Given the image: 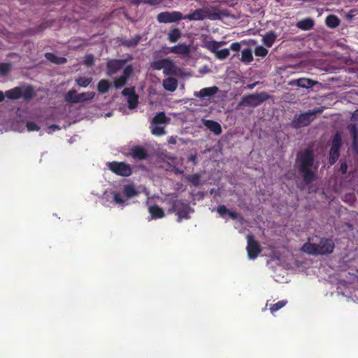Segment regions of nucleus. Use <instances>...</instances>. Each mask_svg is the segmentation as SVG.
Listing matches in <instances>:
<instances>
[{
	"instance_id": "5701e85b",
	"label": "nucleus",
	"mask_w": 358,
	"mask_h": 358,
	"mask_svg": "<svg viewBox=\"0 0 358 358\" xmlns=\"http://www.w3.org/2000/svg\"><path fill=\"white\" fill-rule=\"evenodd\" d=\"M170 121V118H169L164 112H159L157 113V115L152 118V124H167Z\"/></svg>"
},
{
	"instance_id": "f257e3e1",
	"label": "nucleus",
	"mask_w": 358,
	"mask_h": 358,
	"mask_svg": "<svg viewBox=\"0 0 358 358\" xmlns=\"http://www.w3.org/2000/svg\"><path fill=\"white\" fill-rule=\"evenodd\" d=\"M314 161V154L310 148H306L297 154L296 164L306 185L313 182L317 177V169H312Z\"/></svg>"
},
{
	"instance_id": "bb28decb",
	"label": "nucleus",
	"mask_w": 358,
	"mask_h": 358,
	"mask_svg": "<svg viewBox=\"0 0 358 358\" xmlns=\"http://www.w3.org/2000/svg\"><path fill=\"white\" fill-rule=\"evenodd\" d=\"M340 19L335 15H329L326 17V25L331 29H334L340 24Z\"/></svg>"
},
{
	"instance_id": "b1692460",
	"label": "nucleus",
	"mask_w": 358,
	"mask_h": 358,
	"mask_svg": "<svg viewBox=\"0 0 358 358\" xmlns=\"http://www.w3.org/2000/svg\"><path fill=\"white\" fill-rule=\"evenodd\" d=\"M148 210L153 219L162 218L165 215L163 209L157 205L150 206Z\"/></svg>"
},
{
	"instance_id": "72a5a7b5",
	"label": "nucleus",
	"mask_w": 358,
	"mask_h": 358,
	"mask_svg": "<svg viewBox=\"0 0 358 358\" xmlns=\"http://www.w3.org/2000/svg\"><path fill=\"white\" fill-rule=\"evenodd\" d=\"M45 58L48 60L58 64H64L66 61V58L57 57L55 54L50 52L45 54Z\"/></svg>"
},
{
	"instance_id": "603ef678",
	"label": "nucleus",
	"mask_w": 358,
	"mask_h": 358,
	"mask_svg": "<svg viewBox=\"0 0 358 358\" xmlns=\"http://www.w3.org/2000/svg\"><path fill=\"white\" fill-rule=\"evenodd\" d=\"M240 49H241V45L238 42L233 43L230 45V50H231L233 51L238 52L240 50Z\"/></svg>"
},
{
	"instance_id": "20e7f679",
	"label": "nucleus",
	"mask_w": 358,
	"mask_h": 358,
	"mask_svg": "<svg viewBox=\"0 0 358 358\" xmlns=\"http://www.w3.org/2000/svg\"><path fill=\"white\" fill-rule=\"evenodd\" d=\"M323 110L324 108L320 107L306 113L296 114L290 122L289 127L295 129L307 127L315 120L316 114L321 113Z\"/></svg>"
},
{
	"instance_id": "a18cd8bd",
	"label": "nucleus",
	"mask_w": 358,
	"mask_h": 358,
	"mask_svg": "<svg viewBox=\"0 0 358 358\" xmlns=\"http://www.w3.org/2000/svg\"><path fill=\"white\" fill-rule=\"evenodd\" d=\"M287 301L286 300H282V301H279L278 302L273 304L270 307L271 312L273 313L274 312L278 311V310L283 308L287 304Z\"/></svg>"
},
{
	"instance_id": "9d476101",
	"label": "nucleus",
	"mask_w": 358,
	"mask_h": 358,
	"mask_svg": "<svg viewBox=\"0 0 358 358\" xmlns=\"http://www.w3.org/2000/svg\"><path fill=\"white\" fill-rule=\"evenodd\" d=\"M341 147V136L339 133H336L332 140V144L329 153V163L334 165L340 156V149Z\"/></svg>"
},
{
	"instance_id": "3c124183",
	"label": "nucleus",
	"mask_w": 358,
	"mask_h": 358,
	"mask_svg": "<svg viewBox=\"0 0 358 358\" xmlns=\"http://www.w3.org/2000/svg\"><path fill=\"white\" fill-rule=\"evenodd\" d=\"M217 212L220 216L223 217L229 212V210L224 205H220L217 208Z\"/></svg>"
},
{
	"instance_id": "79ce46f5",
	"label": "nucleus",
	"mask_w": 358,
	"mask_h": 358,
	"mask_svg": "<svg viewBox=\"0 0 358 358\" xmlns=\"http://www.w3.org/2000/svg\"><path fill=\"white\" fill-rule=\"evenodd\" d=\"M255 55L257 57H264L268 53V51L266 48L262 45H258L255 49Z\"/></svg>"
},
{
	"instance_id": "7ed1b4c3",
	"label": "nucleus",
	"mask_w": 358,
	"mask_h": 358,
	"mask_svg": "<svg viewBox=\"0 0 358 358\" xmlns=\"http://www.w3.org/2000/svg\"><path fill=\"white\" fill-rule=\"evenodd\" d=\"M335 245L330 238H322L319 244L306 243L301 248V250L310 255H323L333 252Z\"/></svg>"
},
{
	"instance_id": "2eb2a0df",
	"label": "nucleus",
	"mask_w": 358,
	"mask_h": 358,
	"mask_svg": "<svg viewBox=\"0 0 358 358\" xmlns=\"http://www.w3.org/2000/svg\"><path fill=\"white\" fill-rule=\"evenodd\" d=\"M168 50L165 51L167 53H174L181 55H188L190 52L189 46L185 43H179L171 48H168Z\"/></svg>"
},
{
	"instance_id": "58836bf2",
	"label": "nucleus",
	"mask_w": 358,
	"mask_h": 358,
	"mask_svg": "<svg viewBox=\"0 0 358 358\" xmlns=\"http://www.w3.org/2000/svg\"><path fill=\"white\" fill-rule=\"evenodd\" d=\"M78 97V94L75 90H69L66 94L65 99L67 102L71 103H76L74 101L76 100Z\"/></svg>"
},
{
	"instance_id": "c756f323",
	"label": "nucleus",
	"mask_w": 358,
	"mask_h": 358,
	"mask_svg": "<svg viewBox=\"0 0 358 358\" xmlns=\"http://www.w3.org/2000/svg\"><path fill=\"white\" fill-rule=\"evenodd\" d=\"M181 36L182 33L179 29L173 28L168 34V40L171 43H176L181 38Z\"/></svg>"
},
{
	"instance_id": "5fc2aeb1",
	"label": "nucleus",
	"mask_w": 358,
	"mask_h": 358,
	"mask_svg": "<svg viewBox=\"0 0 358 358\" xmlns=\"http://www.w3.org/2000/svg\"><path fill=\"white\" fill-rule=\"evenodd\" d=\"M173 171L174 172V173H176L177 175H181V174H183V173H184L183 170L180 169L179 168H177V167H173Z\"/></svg>"
},
{
	"instance_id": "ddd939ff",
	"label": "nucleus",
	"mask_w": 358,
	"mask_h": 358,
	"mask_svg": "<svg viewBox=\"0 0 358 358\" xmlns=\"http://www.w3.org/2000/svg\"><path fill=\"white\" fill-rule=\"evenodd\" d=\"M126 61L123 59H108L106 63V73L108 76H112L113 75L117 73L119 71H120L124 65L125 64Z\"/></svg>"
},
{
	"instance_id": "0eeeda50",
	"label": "nucleus",
	"mask_w": 358,
	"mask_h": 358,
	"mask_svg": "<svg viewBox=\"0 0 358 358\" xmlns=\"http://www.w3.org/2000/svg\"><path fill=\"white\" fill-rule=\"evenodd\" d=\"M113 201L117 204H124L127 199L136 196L138 192L133 185H126L123 187V195L117 191L112 192Z\"/></svg>"
},
{
	"instance_id": "6ab92c4d",
	"label": "nucleus",
	"mask_w": 358,
	"mask_h": 358,
	"mask_svg": "<svg viewBox=\"0 0 358 358\" xmlns=\"http://www.w3.org/2000/svg\"><path fill=\"white\" fill-rule=\"evenodd\" d=\"M278 36L275 34L274 31H267L263 36H262V43L263 44L268 47L271 48L274 42L275 41Z\"/></svg>"
},
{
	"instance_id": "bf43d9fd",
	"label": "nucleus",
	"mask_w": 358,
	"mask_h": 358,
	"mask_svg": "<svg viewBox=\"0 0 358 358\" xmlns=\"http://www.w3.org/2000/svg\"><path fill=\"white\" fill-rule=\"evenodd\" d=\"M253 86H254V85H250L249 86V87H250V89H252V88H253Z\"/></svg>"
},
{
	"instance_id": "09e8293b",
	"label": "nucleus",
	"mask_w": 358,
	"mask_h": 358,
	"mask_svg": "<svg viewBox=\"0 0 358 358\" xmlns=\"http://www.w3.org/2000/svg\"><path fill=\"white\" fill-rule=\"evenodd\" d=\"M135 93V88L134 87H126L122 92V94L124 96H127V99L130 97L132 94H134Z\"/></svg>"
},
{
	"instance_id": "39448f33",
	"label": "nucleus",
	"mask_w": 358,
	"mask_h": 358,
	"mask_svg": "<svg viewBox=\"0 0 358 358\" xmlns=\"http://www.w3.org/2000/svg\"><path fill=\"white\" fill-rule=\"evenodd\" d=\"M150 66L154 70H162L166 76L175 75L176 73V66L174 62L169 58H164L153 61Z\"/></svg>"
},
{
	"instance_id": "e433bc0d",
	"label": "nucleus",
	"mask_w": 358,
	"mask_h": 358,
	"mask_svg": "<svg viewBox=\"0 0 358 358\" xmlns=\"http://www.w3.org/2000/svg\"><path fill=\"white\" fill-rule=\"evenodd\" d=\"M128 107L130 109H134L137 107L138 103V96L135 93L127 99Z\"/></svg>"
},
{
	"instance_id": "9b49d317",
	"label": "nucleus",
	"mask_w": 358,
	"mask_h": 358,
	"mask_svg": "<svg viewBox=\"0 0 358 358\" xmlns=\"http://www.w3.org/2000/svg\"><path fill=\"white\" fill-rule=\"evenodd\" d=\"M182 19V14L179 11H164L159 13L157 16V20L159 23H172L178 22Z\"/></svg>"
},
{
	"instance_id": "13d9d810",
	"label": "nucleus",
	"mask_w": 358,
	"mask_h": 358,
	"mask_svg": "<svg viewBox=\"0 0 358 358\" xmlns=\"http://www.w3.org/2000/svg\"><path fill=\"white\" fill-rule=\"evenodd\" d=\"M169 142L171 143H176V140L175 139H171L169 141Z\"/></svg>"
},
{
	"instance_id": "f3484780",
	"label": "nucleus",
	"mask_w": 358,
	"mask_h": 358,
	"mask_svg": "<svg viewBox=\"0 0 358 358\" xmlns=\"http://www.w3.org/2000/svg\"><path fill=\"white\" fill-rule=\"evenodd\" d=\"M131 156L135 159L143 160L148 157V154L143 147L135 146L131 150Z\"/></svg>"
},
{
	"instance_id": "393cba45",
	"label": "nucleus",
	"mask_w": 358,
	"mask_h": 358,
	"mask_svg": "<svg viewBox=\"0 0 358 358\" xmlns=\"http://www.w3.org/2000/svg\"><path fill=\"white\" fill-rule=\"evenodd\" d=\"M142 37L141 35L137 34L133 38L131 39H125L122 38L120 40V43L122 45L131 48L136 46L140 41L141 40Z\"/></svg>"
},
{
	"instance_id": "c03bdc74",
	"label": "nucleus",
	"mask_w": 358,
	"mask_h": 358,
	"mask_svg": "<svg viewBox=\"0 0 358 358\" xmlns=\"http://www.w3.org/2000/svg\"><path fill=\"white\" fill-rule=\"evenodd\" d=\"M95 59L92 54H87L83 60V64L87 67H92L94 65Z\"/></svg>"
},
{
	"instance_id": "8fccbe9b",
	"label": "nucleus",
	"mask_w": 358,
	"mask_h": 358,
	"mask_svg": "<svg viewBox=\"0 0 358 358\" xmlns=\"http://www.w3.org/2000/svg\"><path fill=\"white\" fill-rule=\"evenodd\" d=\"M340 171L342 174H345L348 171V164L345 159H341L340 160Z\"/></svg>"
},
{
	"instance_id": "cd10ccee",
	"label": "nucleus",
	"mask_w": 358,
	"mask_h": 358,
	"mask_svg": "<svg viewBox=\"0 0 358 358\" xmlns=\"http://www.w3.org/2000/svg\"><path fill=\"white\" fill-rule=\"evenodd\" d=\"M94 96L95 92H83L80 94H78V97L76 98V100L74 101L75 103H83L93 99Z\"/></svg>"
},
{
	"instance_id": "a211bd4d",
	"label": "nucleus",
	"mask_w": 358,
	"mask_h": 358,
	"mask_svg": "<svg viewBox=\"0 0 358 358\" xmlns=\"http://www.w3.org/2000/svg\"><path fill=\"white\" fill-rule=\"evenodd\" d=\"M203 124L215 135H220L222 131L221 125L216 121L203 120Z\"/></svg>"
},
{
	"instance_id": "f704fd0d",
	"label": "nucleus",
	"mask_w": 358,
	"mask_h": 358,
	"mask_svg": "<svg viewBox=\"0 0 358 358\" xmlns=\"http://www.w3.org/2000/svg\"><path fill=\"white\" fill-rule=\"evenodd\" d=\"M241 61L245 63H250L253 61V56L250 48L244 49L242 51Z\"/></svg>"
},
{
	"instance_id": "7c9ffc66",
	"label": "nucleus",
	"mask_w": 358,
	"mask_h": 358,
	"mask_svg": "<svg viewBox=\"0 0 358 358\" xmlns=\"http://www.w3.org/2000/svg\"><path fill=\"white\" fill-rule=\"evenodd\" d=\"M224 44V41L217 42L214 40L206 41L205 47L213 53H215L218 48Z\"/></svg>"
},
{
	"instance_id": "c9c22d12",
	"label": "nucleus",
	"mask_w": 358,
	"mask_h": 358,
	"mask_svg": "<svg viewBox=\"0 0 358 358\" xmlns=\"http://www.w3.org/2000/svg\"><path fill=\"white\" fill-rule=\"evenodd\" d=\"M151 132L155 136H162L165 134L164 127L159 124H152Z\"/></svg>"
},
{
	"instance_id": "de8ad7c7",
	"label": "nucleus",
	"mask_w": 358,
	"mask_h": 358,
	"mask_svg": "<svg viewBox=\"0 0 358 358\" xmlns=\"http://www.w3.org/2000/svg\"><path fill=\"white\" fill-rule=\"evenodd\" d=\"M27 129L29 131H39L40 127L34 122L28 121L26 124Z\"/></svg>"
},
{
	"instance_id": "aec40b11",
	"label": "nucleus",
	"mask_w": 358,
	"mask_h": 358,
	"mask_svg": "<svg viewBox=\"0 0 358 358\" xmlns=\"http://www.w3.org/2000/svg\"><path fill=\"white\" fill-rule=\"evenodd\" d=\"M293 82L295 83L296 85H297L298 87L306 89H309L315 86L317 83V81L306 78H301L296 80H294Z\"/></svg>"
},
{
	"instance_id": "4be33fe9",
	"label": "nucleus",
	"mask_w": 358,
	"mask_h": 358,
	"mask_svg": "<svg viewBox=\"0 0 358 358\" xmlns=\"http://www.w3.org/2000/svg\"><path fill=\"white\" fill-rule=\"evenodd\" d=\"M314 20L311 18H306L299 21L296 24V27L303 31H308L313 28Z\"/></svg>"
},
{
	"instance_id": "6e6552de",
	"label": "nucleus",
	"mask_w": 358,
	"mask_h": 358,
	"mask_svg": "<svg viewBox=\"0 0 358 358\" xmlns=\"http://www.w3.org/2000/svg\"><path fill=\"white\" fill-rule=\"evenodd\" d=\"M107 166L110 171L120 176L128 177L132 173L131 166L124 162H108Z\"/></svg>"
},
{
	"instance_id": "c85d7f7f",
	"label": "nucleus",
	"mask_w": 358,
	"mask_h": 358,
	"mask_svg": "<svg viewBox=\"0 0 358 358\" xmlns=\"http://www.w3.org/2000/svg\"><path fill=\"white\" fill-rule=\"evenodd\" d=\"M110 83L107 79H101L97 84V91L99 94H105L108 92L110 87Z\"/></svg>"
},
{
	"instance_id": "4d7b16f0",
	"label": "nucleus",
	"mask_w": 358,
	"mask_h": 358,
	"mask_svg": "<svg viewBox=\"0 0 358 358\" xmlns=\"http://www.w3.org/2000/svg\"><path fill=\"white\" fill-rule=\"evenodd\" d=\"M50 129H52V130L59 129V127L56 124H52L50 126Z\"/></svg>"
},
{
	"instance_id": "ea45409f",
	"label": "nucleus",
	"mask_w": 358,
	"mask_h": 358,
	"mask_svg": "<svg viewBox=\"0 0 358 358\" xmlns=\"http://www.w3.org/2000/svg\"><path fill=\"white\" fill-rule=\"evenodd\" d=\"M127 80L124 78L122 77L121 76L120 77L115 78L113 80V85L116 89L122 88L127 84Z\"/></svg>"
},
{
	"instance_id": "dca6fc26",
	"label": "nucleus",
	"mask_w": 358,
	"mask_h": 358,
	"mask_svg": "<svg viewBox=\"0 0 358 358\" xmlns=\"http://www.w3.org/2000/svg\"><path fill=\"white\" fill-rule=\"evenodd\" d=\"M219 91V88L216 86H213L210 87H205L201 90L199 92H195L194 95L197 97H199L201 99H205L206 98H211L215 96Z\"/></svg>"
},
{
	"instance_id": "6e6d98bb",
	"label": "nucleus",
	"mask_w": 358,
	"mask_h": 358,
	"mask_svg": "<svg viewBox=\"0 0 358 358\" xmlns=\"http://www.w3.org/2000/svg\"><path fill=\"white\" fill-rule=\"evenodd\" d=\"M352 120L358 121V109L352 113Z\"/></svg>"
},
{
	"instance_id": "864d4df0",
	"label": "nucleus",
	"mask_w": 358,
	"mask_h": 358,
	"mask_svg": "<svg viewBox=\"0 0 358 358\" xmlns=\"http://www.w3.org/2000/svg\"><path fill=\"white\" fill-rule=\"evenodd\" d=\"M230 217L233 220H236L238 218V213H236V212H234V211H231L229 210V212H228L227 213Z\"/></svg>"
},
{
	"instance_id": "49530a36",
	"label": "nucleus",
	"mask_w": 358,
	"mask_h": 358,
	"mask_svg": "<svg viewBox=\"0 0 358 358\" xmlns=\"http://www.w3.org/2000/svg\"><path fill=\"white\" fill-rule=\"evenodd\" d=\"M133 67L131 65H127L123 70L122 77L124 78L127 81L131 77L132 73H133Z\"/></svg>"
},
{
	"instance_id": "f03ea898",
	"label": "nucleus",
	"mask_w": 358,
	"mask_h": 358,
	"mask_svg": "<svg viewBox=\"0 0 358 358\" xmlns=\"http://www.w3.org/2000/svg\"><path fill=\"white\" fill-rule=\"evenodd\" d=\"M34 88L31 85H26L23 87H15L8 90L3 93L0 91V102L3 101L5 97L10 100H16L22 98L25 101H29L36 96Z\"/></svg>"
},
{
	"instance_id": "4c0bfd02",
	"label": "nucleus",
	"mask_w": 358,
	"mask_h": 358,
	"mask_svg": "<svg viewBox=\"0 0 358 358\" xmlns=\"http://www.w3.org/2000/svg\"><path fill=\"white\" fill-rule=\"evenodd\" d=\"M76 83L82 87H87L92 81V78L79 77L76 79Z\"/></svg>"
},
{
	"instance_id": "412c9836",
	"label": "nucleus",
	"mask_w": 358,
	"mask_h": 358,
	"mask_svg": "<svg viewBox=\"0 0 358 358\" xmlns=\"http://www.w3.org/2000/svg\"><path fill=\"white\" fill-rule=\"evenodd\" d=\"M163 87L169 92H174L178 87V80L174 78H166L163 80Z\"/></svg>"
},
{
	"instance_id": "a19ab883",
	"label": "nucleus",
	"mask_w": 358,
	"mask_h": 358,
	"mask_svg": "<svg viewBox=\"0 0 358 358\" xmlns=\"http://www.w3.org/2000/svg\"><path fill=\"white\" fill-rule=\"evenodd\" d=\"M11 69V64L10 63L1 62L0 63V75L5 76L8 75Z\"/></svg>"
},
{
	"instance_id": "4468645a",
	"label": "nucleus",
	"mask_w": 358,
	"mask_h": 358,
	"mask_svg": "<svg viewBox=\"0 0 358 358\" xmlns=\"http://www.w3.org/2000/svg\"><path fill=\"white\" fill-rule=\"evenodd\" d=\"M208 15V11H206V10L202 9V8H199V9L194 10L193 12L190 13L188 15L182 16V19L188 20L190 21L203 20L207 17Z\"/></svg>"
},
{
	"instance_id": "1a4fd4ad",
	"label": "nucleus",
	"mask_w": 358,
	"mask_h": 358,
	"mask_svg": "<svg viewBox=\"0 0 358 358\" xmlns=\"http://www.w3.org/2000/svg\"><path fill=\"white\" fill-rule=\"evenodd\" d=\"M268 99L269 95L266 92L252 94L244 96L241 99V103L248 106L256 107Z\"/></svg>"
},
{
	"instance_id": "f8f14e48",
	"label": "nucleus",
	"mask_w": 358,
	"mask_h": 358,
	"mask_svg": "<svg viewBox=\"0 0 358 358\" xmlns=\"http://www.w3.org/2000/svg\"><path fill=\"white\" fill-rule=\"evenodd\" d=\"M247 252L249 259H254L257 258L259 254L262 252V248L259 243L255 240L253 235L250 234L247 236Z\"/></svg>"
},
{
	"instance_id": "37998d69",
	"label": "nucleus",
	"mask_w": 358,
	"mask_h": 358,
	"mask_svg": "<svg viewBox=\"0 0 358 358\" xmlns=\"http://www.w3.org/2000/svg\"><path fill=\"white\" fill-rule=\"evenodd\" d=\"M216 58L220 60H223L229 57V50L227 48H224L220 50H217L215 53Z\"/></svg>"
},
{
	"instance_id": "a878e982",
	"label": "nucleus",
	"mask_w": 358,
	"mask_h": 358,
	"mask_svg": "<svg viewBox=\"0 0 358 358\" xmlns=\"http://www.w3.org/2000/svg\"><path fill=\"white\" fill-rule=\"evenodd\" d=\"M349 131L352 138V148L357 150L358 147V129L355 124H350L349 126Z\"/></svg>"
},
{
	"instance_id": "423d86ee",
	"label": "nucleus",
	"mask_w": 358,
	"mask_h": 358,
	"mask_svg": "<svg viewBox=\"0 0 358 358\" xmlns=\"http://www.w3.org/2000/svg\"><path fill=\"white\" fill-rule=\"evenodd\" d=\"M169 211L176 212L178 215V222H182V219H189L191 207L189 203H187L181 200H174L172 202V208Z\"/></svg>"
},
{
	"instance_id": "2f4dec72",
	"label": "nucleus",
	"mask_w": 358,
	"mask_h": 358,
	"mask_svg": "<svg viewBox=\"0 0 358 358\" xmlns=\"http://www.w3.org/2000/svg\"><path fill=\"white\" fill-rule=\"evenodd\" d=\"M185 178L194 187H199L201 185V175L199 173L186 175Z\"/></svg>"
},
{
	"instance_id": "473e14b6",
	"label": "nucleus",
	"mask_w": 358,
	"mask_h": 358,
	"mask_svg": "<svg viewBox=\"0 0 358 358\" xmlns=\"http://www.w3.org/2000/svg\"><path fill=\"white\" fill-rule=\"evenodd\" d=\"M163 0H131L134 5L147 4L149 6H157L162 3Z\"/></svg>"
}]
</instances>
